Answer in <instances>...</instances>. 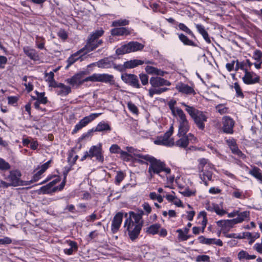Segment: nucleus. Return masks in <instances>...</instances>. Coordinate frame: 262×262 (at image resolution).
<instances>
[{"label": "nucleus", "instance_id": "1", "mask_svg": "<svg viewBox=\"0 0 262 262\" xmlns=\"http://www.w3.org/2000/svg\"><path fill=\"white\" fill-rule=\"evenodd\" d=\"M144 214L142 210H139L137 213L130 211L129 217L125 221L124 227L127 228L129 237L133 241L138 238L140 233L143 224L142 216Z\"/></svg>", "mask_w": 262, "mask_h": 262}, {"label": "nucleus", "instance_id": "2", "mask_svg": "<svg viewBox=\"0 0 262 262\" xmlns=\"http://www.w3.org/2000/svg\"><path fill=\"white\" fill-rule=\"evenodd\" d=\"M137 157L149 162L148 173L149 180L152 179L155 174L160 176V173L161 172L164 171L166 174H169L171 172L170 169L166 167L164 162L158 160L151 156L138 154L137 155Z\"/></svg>", "mask_w": 262, "mask_h": 262}, {"label": "nucleus", "instance_id": "3", "mask_svg": "<svg viewBox=\"0 0 262 262\" xmlns=\"http://www.w3.org/2000/svg\"><path fill=\"white\" fill-rule=\"evenodd\" d=\"M3 176L7 181L0 180V188L6 189L9 187H17L28 185L27 183L21 179V173L18 169L10 170L9 175L6 176L5 174Z\"/></svg>", "mask_w": 262, "mask_h": 262}, {"label": "nucleus", "instance_id": "4", "mask_svg": "<svg viewBox=\"0 0 262 262\" xmlns=\"http://www.w3.org/2000/svg\"><path fill=\"white\" fill-rule=\"evenodd\" d=\"M181 105L185 107V111L193 119L198 128L203 130L205 128V122L207 121L208 118L207 113L200 111L184 102L181 103Z\"/></svg>", "mask_w": 262, "mask_h": 262}, {"label": "nucleus", "instance_id": "5", "mask_svg": "<svg viewBox=\"0 0 262 262\" xmlns=\"http://www.w3.org/2000/svg\"><path fill=\"white\" fill-rule=\"evenodd\" d=\"M198 168L199 177L206 186L208 185V181H211L212 176V170L214 165L208 159L201 158L198 160Z\"/></svg>", "mask_w": 262, "mask_h": 262}, {"label": "nucleus", "instance_id": "6", "mask_svg": "<svg viewBox=\"0 0 262 262\" xmlns=\"http://www.w3.org/2000/svg\"><path fill=\"white\" fill-rule=\"evenodd\" d=\"M149 83L151 85V88L148 90L149 96L152 97L154 95H160L169 89L167 88H161L164 85L170 86L171 83L160 77H152L149 79Z\"/></svg>", "mask_w": 262, "mask_h": 262}, {"label": "nucleus", "instance_id": "7", "mask_svg": "<svg viewBox=\"0 0 262 262\" xmlns=\"http://www.w3.org/2000/svg\"><path fill=\"white\" fill-rule=\"evenodd\" d=\"M95 157L96 160L99 162L102 163L104 161L103 150L102 145H93L91 147L89 151H85L84 155L81 159V161H83L86 158H90L92 159Z\"/></svg>", "mask_w": 262, "mask_h": 262}, {"label": "nucleus", "instance_id": "8", "mask_svg": "<svg viewBox=\"0 0 262 262\" xmlns=\"http://www.w3.org/2000/svg\"><path fill=\"white\" fill-rule=\"evenodd\" d=\"M144 46L137 41H130L127 44L124 45L118 48L116 53L118 55H123L130 52L141 51L144 48Z\"/></svg>", "mask_w": 262, "mask_h": 262}, {"label": "nucleus", "instance_id": "9", "mask_svg": "<svg viewBox=\"0 0 262 262\" xmlns=\"http://www.w3.org/2000/svg\"><path fill=\"white\" fill-rule=\"evenodd\" d=\"M173 130L174 128L172 125L168 130L163 136L157 137V139L154 141L155 144L168 147L174 146V139L172 138H170L173 133Z\"/></svg>", "mask_w": 262, "mask_h": 262}, {"label": "nucleus", "instance_id": "10", "mask_svg": "<svg viewBox=\"0 0 262 262\" xmlns=\"http://www.w3.org/2000/svg\"><path fill=\"white\" fill-rule=\"evenodd\" d=\"M85 81L100 82L109 83L110 85H115L114 76L108 74L94 73L91 76L86 77Z\"/></svg>", "mask_w": 262, "mask_h": 262}, {"label": "nucleus", "instance_id": "11", "mask_svg": "<svg viewBox=\"0 0 262 262\" xmlns=\"http://www.w3.org/2000/svg\"><path fill=\"white\" fill-rule=\"evenodd\" d=\"M102 114V113H92L88 116L84 117L75 126L72 132V134L74 135L77 133L79 130L86 126L88 124L94 120Z\"/></svg>", "mask_w": 262, "mask_h": 262}, {"label": "nucleus", "instance_id": "12", "mask_svg": "<svg viewBox=\"0 0 262 262\" xmlns=\"http://www.w3.org/2000/svg\"><path fill=\"white\" fill-rule=\"evenodd\" d=\"M34 93L36 94V96H32L31 98L33 100L36 101L34 103L35 108L42 112H46L47 110L45 108H43L40 106L41 104H46L49 102L48 98L45 96V93H40L37 91H35Z\"/></svg>", "mask_w": 262, "mask_h": 262}, {"label": "nucleus", "instance_id": "13", "mask_svg": "<svg viewBox=\"0 0 262 262\" xmlns=\"http://www.w3.org/2000/svg\"><path fill=\"white\" fill-rule=\"evenodd\" d=\"M89 74L88 71H81L78 73L75 74L71 78L67 79L66 81L72 86L79 85L83 84L85 82L89 81H85L86 78L83 79L84 75Z\"/></svg>", "mask_w": 262, "mask_h": 262}, {"label": "nucleus", "instance_id": "14", "mask_svg": "<svg viewBox=\"0 0 262 262\" xmlns=\"http://www.w3.org/2000/svg\"><path fill=\"white\" fill-rule=\"evenodd\" d=\"M180 139L174 142V146H176L181 148H186L189 142H194L196 140V138L191 133L188 135H181L179 137Z\"/></svg>", "mask_w": 262, "mask_h": 262}, {"label": "nucleus", "instance_id": "15", "mask_svg": "<svg viewBox=\"0 0 262 262\" xmlns=\"http://www.w3.org/2000/svg\"><path fill=\"white\" fill-rule=\"evenodd\" d=\"M102 43V40H95L89 37L84 47L80 50L83 52V55L94 51Z\"/></svg>", "mask_w": 262, "mask_h": 262}, {"label": "nucleus", "instance_id": "16", "mask_svg": "<svg viewBox=\"0 0 262 262\" xmlns=\"http://www.w3.org/2000/svg\"><path fill=\"white\" fill-rule=\"evenodd\" d=\"M242 80L246 84H254L260 82V77L253 72L246 71Z\"/></svg>", "mask_w": 262, "mask_h": 262}, {"label": "nucleus", "instance_id": "17", "mask_svg": "<svg viewBox=\"0 0 262 262\" xmlns=\"http://www.w3.org/2000/svg\"><path fill=\"white\" fill-rule=\"evenodd\" d=\"M121 79L124 82L133 87L136 88H140V84L139 82L138 77L134 74L127 73L122 74L121 75Z\"/></svg>", "mask_w": 262, "mask_h": 262}, {"label": "nucleus", "instance_id": "18", "mask_svg": "<svg viewBox=\"0 0 262 262\" xmlns=\"http://www.w3.org/2000/svg\"><path fill=\"white\" fill-rule=\"evenodd\" d=\"M176 89L179 92L183 94L189 95H194L196 93L194 90V86H189L187 84L180 82L178 83L176 86Z\"/></svg>", "mask_w": 262, "mask_h": 262}, {"label": "nucleus", "instance_id": "19", "mask_svg": "<svg viewBox=\"0 0 262 262\" xmlns=\"http://www.w3.org/2000/svg\"><path fill=\"white\" fill-rule=\"evenodd\" d=\"M223 124V130L224 133L229 134H233L234 121L231 118L228 116L224 117Z\"/></svg>", "mask_w": 262, "mask_h": 262}, {"label": "nucleus", "instance_id": "20", "mask_svg": "<svg viewBox=\"0 0 262 262\" xmlns=\"http://www.w3.org/2000/svg\"><path fill=\"white\" fill-rule=\"evenodd\" d=\"M216 223L217 225L221 228V230L223 233L227 232L236 224L233 219L221 220L217 222Z\"/></svg>", "mask_w": 262, "mask_h": 262}, {"label": "nucleus", "instance_id": "21", "mask_svg": "<svg viewBox=\"0 0 262 262\" xmlns=\"http://www.w3.org/2000/svg\"><path fill=\"white\" fill-rule=\"evenodd\" d=\"M123 213L121 212L117 213L114 217L111 225V230L113 233H117L122 222Z\"/></svg>", "mask_w": 262, "mask_h": 262}, {"label": "nucleus", "instance_id": "22", "mask_svg": "<svg viewBox=\"0 0 262 262\" xmlns=\"http://www.w3.org/2000/svg\"><path fill=\"white\" fill-rule=\"evenodd\" d=\"M132 29L127 27H115L111 30L113 36H127L132 33Z\"/></svg>", "mask_w": 262, "mask_h": 262}, {"label": "nucleus", "instance_id": "23", "mask_svg": "<svg viewBox=\"0 0 262 262\" xmlns=\"http://www.w3.org/2000/svg\"><path fill=\"white\" fill-rule=\"evenodd\" d=\"M83 52L81 50H78L74 54H72L71 56H70L67 60L68 62V65L67 66V68L71 66L72 64L74 63L75 62L80 60V61L83 60Z\"/></svg>", "mask_w": 262, "mask_h": 262}, {"label": "nucleus", "instance_id": "24", "mask_svg": "<svg viewBox=\"0 0 262 262\" xmlns=\"http://www.w3.org/2000/svg\"><path fill=\"white\" fill-rule=\"evenodd\" d=\"M24 53L31 60L33 61L39 60V57L38 52L34 49L29 46H26L23 48Z\"/></svg>", "mask_w": 262, "mask_h": 262}, {"label": "nucleus", "instance_id": "25", "mask_svg": "<svg viewBox=\"0 0 262 262\" xmlns=\"http://www.w3.org/2000/svg\"><path fill=\"white\" fill-rule=\"evenodd\" d=\"M189 229L188 228L185 227L183 229H178L176 232L178 233V239L179 242L185 241L191 237V235L189 234Z\"/></svg>", "mask_w": 262, "mask_h": 262}, {"label": "nucleus", "instance_id": "26", "mask_svg": "<svg viewBox=\"0 0 262 262\" xmlns=\"http://www.w3.org/2000/svg\"><path fill=\"white\" fill-rule=\"evenodd\" d=\"M256 257L255 255H250L247 251L244 250L240 251L237 254V258L241 262H247L250 260L255 259Z\"/></svg>", "mask_w": 262, "mask_h": 262}, {"label": "nucleus", "instance_id": "27", "mask_svg": "<svg viewBox=\"0 0 262 262\" xmlns=\"http://www.w3.org/2000/svg\"><path fill=\"white\" fill-rule=\"evenodd\" d=\"M179 130L178 136L181 137V135H185L189 131L190 126L188 120L179 122Z\"/></svg>", "mask_w": 262, "mask_h": 262}, {"label": "nucleus", "instance_id": "28", "mask_svg": "<svg viewBox=\"0 0 262 262\" xmlns=\"http://www.w3.org/2000/svg\"><path fill=\"white\" fill-rule=\"evenodd\" d=\"M67 243H68L70 248L64 249L63 251L66 254L68 255H72L74 253L77 251L78 247L76 242L69 240L67 241Z\"/></svg>", "mask_w": 262, "mask_h": 262}, {"label": "nucleus", "instance_id": "29", "mask_svg": "<svg viewBox=\"0 0 262 262\" xmlns=\"http://www.w3.org/2000/svg\"><path fill=\"white\" fill-rule=\"evenodd\" d=\"M145 70L148 74L160 76H163L166 73V72L164 71L150 66H146Z\"/></svg>", "mask_w": 262, "mask_h": 262}, {"label": "nucleus", "instance_id": "30", "mask_svg": "<svg viewBox=\"0 0 262 262\" xmlns=\"http://www.w3.org/2000/svg\"><path fill=\"white\" fill-rule=\"evenodd\" d=\"M56 92L58 95L65 96L71 92V88L69 86L66 85L63 83L59 84Z\"/></svg>", "mask_w": 262, "mask_h": 262}, {"label": "nucleus", "instance_id": "31", "mask_svg": "<svg viewBox=\"0 0 262 262\" xmlns=\"http://www.w3.org/2000/svg\"><path fill=\"white\" fill-rule=\"evenodd\" d=\"M260 234L258 232L251 233L249 232H246L243 233L242 238H247L250 239L249 244L251 245L256 239L259 238Z\"/></svg>", "mask_w": 262, "mask_h": 262}, {"label": "nucleus", "instance_id": "32", "mask_svg": "<svg viewBox=\"0 0 262 262\" xmlns=\"http://www.w3.org/2000/svg\"><path fill=\"white\" fill-rule=\"evenodd\" d=\"M144 63V61L139 59H134L125 62L124 66L126 69H132Z\"/></svg>", "mask_w": 262, "mask_h": 262}, {"label": "nucleus", "instance_id": "33", "mask_svg": "<svg viewBox=\"0 0 262 262\" xmlns=\"http://www.w3.org/2000/svg\"><path fill=\"white\" fill-rule=\"evenodd\" d=\"M53 186L54 183L50 182L47 185L43 186L40 188V193L42 194H47L50 193L52 192H55V191H56V188L55 187L52 188Z\"/></svg>", "mask_w": 262, "mask_h": 262}, {"label": "nucleus", "instance_id": "34", "mask_svg": "<svg viewBox=\"0 0 262 262\" xmlns=\"http://www.w3.org/2000/svg\"><path fill=\"white\" fill-rule=\"evenodd\" d=\"M249 173L262 183V173L261 170L256 166H253L252 169L250 170Z\"/></svg>", "mask_w": 262, "mask_h": 262}, {"label": "nucleus", "instance_id": "35", "mask_svg": "<svg viewBox=\"0 0 262 262\" xmlns=\"http://www.w3.org/2000/svg\"><path fill=\"white\" fill-rule=\"evenodd\" d=\"M112 129L110 125L105 122H100L96 126L94 131L95 132H104V131H111Z\"/></svg>", "mask_w": 262, "mask_h": 262}, {"label": "nucleus", "instance_id": "36", "mask_svg": "<svg viewBox=\"0 0 262 262\" xmlns=\"http://www.w3.org/2000/svg\"><path fill=\"white\" fill-rule=\"evenodd\" d=\"M249 217V212L247 211H243L242 212H238L237 217L233 219L236 224L242 223Z\"/></svg>", "mask_w": 262, "mask_h": 262}, {"label": "nucleus", "instance_id": "37", "mask_svg": "<svg viewBox=\"0 0 262 262\" xmlns=\"http://www.w3.org/2000/svg\"><path fill=\"white\" fill-rule=\"evenodd\" d=\"M210 211H214L217 214L220 215H223L227 213L226 211L223 208L220 207L219 205L212 204L209 206L207 209Z\"/></svg>", "mask_w": 262, "mask_h": 262}, {"label": "nucleus", "instance_id": "38", "mask_svg": "<svg viewBox=\"0 0 262 262\" xmlns=\"http://www.w3.org/2000/svg\"><path fill=\"white\" fill-rule=\"evenodd\" d=\"M173 116L178 118V121H184L187 120L186 116L184 113L183 111L181 108L177 109L176 111L174 112V114H172Z\"/></svg>", "mask_w": 262, "mask_h": 262}, {"label": "nucleus", "instance_id": "39", "mask_svg": "<svg viewBox=\"0 0 262 262\" xmlns=\"http://www.w3.org/2000/svg\"><path fill=\"white\" fill-rule=\"evenodd\" d=\"M179 39L185 45L187 46H190L193 47H196V45L192 40H190L186 36L183 34H180L179 35Z\"/></svg>", "mask_w": 262, "mask_h": 262}, {"label": "nucleus", "instance_id": "40", "mask_svg": "<svg viewBox=\"0 0 262 262\" xmlns=\"http://www.w3.org/2000/svg\"><path fill=\"white\" fill-rule=\"evenodd\" d=\"M129 24V20L126 19H119L114 20L112 22V27H119L121 26H126Z\"/></svg>", "mask_w": 262, "mask_h": 262}, {"label": "nucleus", "instance_id": "41", "mask_svg": "<svg viewBox=\"0 0 262 262\" xmlns=\"http://www.w3.org/2000/svg\"><path fill=\"white\" fill-rule=\"evenodd\" d=\"M161 228V225L159 224H155L150 226L147 228L146 232L150 234L155 235L158 234L160 229Z\"/></svg>", "mask_w": 262, "mask_h": 262}, {"label": "nucleus", "instance_id": "42", "mask_svg": "<svg viewBox=\"0 0 262 262\" xmlns=\"http://www.w3.org/2000/svg\"><path fill=\"white\" fill-rule=\"evenodd\" d=\"M230 149L231 150L232 153L237 156L238 158L242 159H246V156L239 149L237 144Z\"/></svg>", "mask_w": 262, "mask_h": 262}, {"label": "nucleus", "instance_id": "43", "mask_svg": "<svg viewBox=\"0 0 262 262\" xmlns=\"http://www.w3.org/2000/svg\"><path fill=\"white\" fill-rule=\"evenodd\" d=\"M45 39L43 37L38 35L35 37V45L39 49L42 50L45 49Z\"/></svg>", "mask_w": 262, "mask_h": 262}, {"label": "nucleus", "instance_id": "44", "mask_svg": "<svg viewBox=\"0 0 262 262\" xmlns=\"http://www.w3.org/2000/svg\"><path fill=\"white\" fill-rule=\"evenodd\" d=\"M96 65L100 68H109L111 67L110 61L106 58L99 60Z\"/></svg>", "mask_w": 262, "mask_h": 262}, {"label": "nucleus", "instance_id": "45", "mask_svg": "<svg viewBox=\"0 0 262 262\" xmlns=\"http://www.w3.org/2000/svg\"><path fill=\"white\" fill-rule=\"evenodd\" d=\"M232 87L234 89L236 92V96L238 98L243 99L245 97L244 94L242 91V89L238 82H235Z\"/></svg>", "mask_w": 262, "mask_h": 262}, {"label": "nucleus", "instance_id": "46", "mask_svg": "<svg viewBox=\"0 0 262 262\" xmlns=\"http://www.w3.org/2000/svg\"><path fill=\"white\" fill-rule=\"evenodd\" d=\"M234 191L232 193V196L235 198L245 199V195L243 193L242 191H241L239 189L234 188Z\"/></svg>", "mask_w": 262, "mask_h": 262}, {"label": "nucleus", "instance_id": "47", "mask_svg": "<svg viewBox=\"0 0 262 262\" xmlns=\"http://www.w3.org/2000/svg\"><path fill=\"white\" fill-rule=\"evenodd\" d=\"M11 168L10 164L4 159L0 158V170L6 171Z\"/></svg>", "mask_w": 262, "mask_h": 262}, {"label": "nucleus", "instance_id": "48", "mask_svg": "<svg viewBox=\"0 0 262 262\" xmlns=\"http://www.w3.org/2000/svg\"><path fill=\"white\" fill-rule=\"evenodd\" d=\"M104 32V31L102 29L97 30L94 32L89 37L95 40H99V38L103 35Z\"/></svg>", "mask_w": 262, "mask_h": 262}, {"label": "nucleus", "instance_id": "49", "mask_svg": "<svg viewBox=\"0 0 262 262\" xmlns=\"http://www.w3.org/2000/svg\"><path fill=\"white\" fill-rule=\"evenodd\" d=\"M27 79L28 77L26 76H25L23 77V80L25 82L24 84L26 87V90L28 93H29L33 90L34 86L31 81L27 82Z\"/></svg>", "mask_w": 262, "mask_h": 262}, {"label": "nucleus", "instance_id": "50", "mask_svg": "<svg viewBox=\"0 0 262 262\" xmlns=\"http://www.w3.org/2000/svg\"><path fill=\"white\" fill-rule=\"evenodd\" d=\"M78 158V156L77 155L74 156V150H73L69 154L68 162L71 165H73L75 164Z\"/></svg>", "mask_w": 262, "mask_h": 262}, {"label": "nucleus", "instance_id": "51", "mask_svg": "<svg viewBox=\"0 0 262 262\" xmlns=\"http://www.w3.org/2000/svg\"><path fill=\"white\" fill-rule=\"evenodd\" d=\"M125 177V175L123 172L120 171H118L117 175L115 177V183L116 185H119L120 183L122 181Z\"/></svg>", "mask_w": 262, "mask_h": 262}, {"label": "nucleus", "instance_id": "52", "mask_svg": "<svg viewBox=\"0 0 262 262\" xmlns=\"http://www.w3.org/2000/svg\"><path fill=\"white\" fill-rule=\"evenodd\" d=\"M178 27L181 30L184 31L187 34L192 36H194L193 32L185 24L183 23H179Z\"/></svg>", "mask_w": 262, "mask_h": 262}, {"label": "nucleus", "instance_id": "53", "mask_svg": "<svg viewBox=\"0 0 262 262\" xmlns=\"http://www.w3.org/2000/svg\"><path fill=\"white\" fill-rule=\"evenodd\" d=\"M216 111L221 114H226L228 113V108L224 104H219L216 107Z\"/></svg>", "mask_w": 262, "mask_h": 262}, {"label": "nucleus", "instance_id": "54", "mask_svg": "<svg viewBox=\"0 0 262 262\" xmlns=\"http://www.w3.org/2000/svg\"><path fill=\"white\" fill-rule=\"evenodd\" d=\"M42 174H43L42 172H41L40 171L38 170L36 173H35L33 175L31 180L29 182V183H27V184H30L33 182L38 181L41 178V176Z\"/></svg>", "mask_w": 262, "mask_h": 262}, {"label": "nucleus", "instance_id": "55", "mask_svg": "<svg viewBox=\"0 0 262 262\" xmlns=\"http://www.w3.org/2000/svg\"><path fill=\"white\" fill-rule=\"evenodd\" d=\"M176 103L177 101L174 99L170 100L168 103V105L169 109L171 110L172 114H174L177 109L180 108L179 107H175Z\"/></svg>", "mask_w": 262, "mask_h": 262}, {"label": "nucleus", "instance_id": "56", "mask_svg": "<svg viewBox=\"0 0 262 262\" xmlns=\"http://www.w3.org/2000/svg\"><path fill=\"white\" fill-rule=\"evenodd\" d=\"M253 58L257 61L262 60V52L259 50H256L253 53Z\"/></svg>", "mask_w": 262, "mask_h": 262}, {"label": "nucleus", "instance_id": "57", "mask_svg": "<svg viewBox=\"0 0 262 262\" xmlns=\"http://www.w3.org/2000/svg\"><path fill=\"white\" fill-rule=\"evenodd\" d=\"M120 158L124 161H129L132 158V156L127 152L122 150L120 153Z\"/></svg>", "mask_w": 262, "mask_h": 262}, {"label": "nucleus", "instance_id": "58", "mask_svg": "<svg viewBox=\"0 0 262 262\" xmlns=\"http://www.w3.org/2000/svg\"><path fill=\"white\" fill-rule=\"evenodd\" d=\"M110 151L111 153L120 154L122 150L118 145L113 144L110 148Z\"/></svg>", "mask_w": 262, "mask_h": 262}, {"label": "nucleus", "instance_id": "59", "mask_svg": "<svg viewBox=\"0 0 262 262\" xmlns=\"http://www.w3.org/2000/svg\"><path fill=\"white\" fill-rule=\"evenodd\" d=\"M127 106L128 109L133 113L137 114L138 113V109L135 104L132 102H128L127 103Z\"/></svg>", "mask_w": 262, "mask_h": 262}, {"label": "nucleus", "instance_id": "60", "mask_svg": "<svg viewBox=\"0 0 262 262\" xmlns=\"http://www.w3.org/2000/svg\"><path fill=\"white\" fill-rule=\"evenodd\" d=\"M198 262H209L210 257L206 255H198L196 258Z\"/></svg>", "mask_w": 262, "mask_h": 262}, {"label": "nucleus", "instance_id": "61", "mask_svg": "<svg viewBox=\"0 0 262 262\" xmlns=\"http://www.w3.org/2000/svg\"><path fill=\"white\" fill-rule=\"evenodd\" d=\"M139 78L143 85H145L148 83V76L146 74H140Z\"/></svg>", "mask_w": 262, "mask_h": 262}, {"label": "nucleus", "instance_id": "62", "mask_svg": "<svg viewBox=\"0 0 262 262\" xmlns=\"http://www.w3.org/2000/svg\"><path fill=\"white\" fill-rule=\"evenodd\" d=\"M144 212L145 214L148 215L151 212V207L148 203L145 202L142 205Z\"/></svg>", "mask_w": 262, "mask_h": 262}, {"label": "nucleus", "instance_id": "63", "mask_svg": "<svg viewBox=\"0 0 262 262\" xmlns=\"http://www.w3.org/2000/svg\"><path fill=\"white\" fill-rule=\"evenodd\" d=\"M18 98L16 96H10L8 97V104L15 106L17 103Z\"/></svg>", "mask_w": 262, "mask_h": 262}, {"label": "nucleus", "instance_id": "64", "mask_svg": "<svg viewBox=\"0 0 262 262\" xmlns=\"http://www.w3.org/2000/svg\"><path fill=\"white\" fill-rule=\"evenodd\" d=\"M226 143L230 148L237 144L236 140L233 138L226 139Z\"/></svg>", "mask_w": 262, "mask_h": 262}]
</instances>
